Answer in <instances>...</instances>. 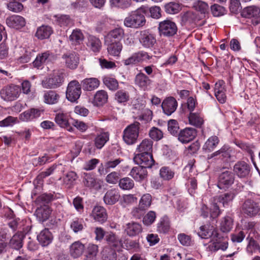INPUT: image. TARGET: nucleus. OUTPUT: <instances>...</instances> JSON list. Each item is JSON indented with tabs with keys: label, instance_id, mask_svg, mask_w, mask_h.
<instances>
[{
	"label": "nucleus",
	"instance_id": "f257e3e1",
	"mask_svg": "<svg viewBox=\"0 0 260 260\" xmlns=\"http://www.w3.org/2000/svg\"><path fill=\"white\" fill-rule=\"evenodd\" d=\"M146 14V7L142 6L140 8L133 11L125 18L124 24L128 27L138 28L143 26L146 22L145 15Z\"/></svg>",
	"mask_w": 260,
	"mask_h": 260
},
{
	"label": "nucleus",
	"instance_id": "f03ea898",
	"mask_svg": "<svg viewBox=\"0 0 260 260\" xmlns=\"http://www.w3.org/2000/svg\"><path fill=\"white\" fill-rule=\"evenodd\" d=\"M106 240L108 244L107 247H111L119 251L121 248L132 249L136 246V243L128 239L122 240L113 232L109 233L106 236Z\"/></svg>",
	"mask_w": 260,
	"mask_h": 260
},
{
	"label": "nucleus",
	"instance_id": "7ed1b4c3",
	"mask_svg": "<svg viewBox=\"0 0 260 260\" xmlns=\"http://www.w3.org/2000/svg\"><path fill=\"white\" fill-rule=\"evenodd\" d=\"M211 240L207 249L209 251L215 252L219 249L225 250L228 246L227 237L224 234H220L217 230L213 229L212 232Z\"/></svg>",
	"mask_w": 260,
	"mask_h": 260
},
{
	"label": "nucleus",
	"instance_id": "20e7f679",
	"mask_svg": "<svg viewBox=\"0 0 260 260\" xmlns=\"http://www.w3.org/2000/svg\"><path fill=\"white\" fill-rule=\"evenodd\" d=\"M63 82V74L57 72L45 77L41 81V85L44 88L55 89L61 86Z\"/></svg>",
	"mask_w": 260,
	"mask_h": 260
},
{
	"label": "nucleus",
	"instance_id": "39448f33",
	"mask_svg": "<svg viewBox=\"0 0 260 260\" xmlns=\"http://www.w3.org/2000/svg\"><path fill=\"white\" fill-rule=\"evenodd\" d=\"M140 123L135 122L126 127L123 132V140L128 145L136 143L139 136Z\"/></svg>",
	"mask_w": 260,
	"mask_h": 260
},
{
	"label": "nucleus",
	"instance_id": "423d86ee",
	"mask_svg": "<svg viewBox=\"0 0 260 260\" xmlns=\"http://www.w3.org/2000/svg\"><path fill=\"white\" fill-rule=\"evenodd\" d=\"M20 93V87L14 84L4 87L0 91L1 97L6 101H15L18 98Z\"/></svg>",
	"mask_w": 260,
	"mask_h": 260
},
{
	"label": "nucleus",
	"instance_id": "0eeeda50",
	"mask_svg": "<svg viewBox=\"0 0 260 260\" xmlns=\"http://www.w3.org/2000/svg\"><path fill=\"white\" fill-rule=\"evenodd\" d=\"M158 29L160 36L166 37L174 36L178 29L176 23L168 19L160 22Z\"/></svg>",
	"mask_w": 260,
	"mask_h": 260
},
{
	"label": "nucleus",
	"instance_id": "6e6552de",
	"mask_svg": "<svg viewBox=\"0 0 260 260\" xmlns=\"http://www.w3.org/2000/svg\"><path fill=\"white\" fill-rule=\"evenodd\" d=\"M81 94V85L77 80L71 81L68 85L66 91V98L71 102H76Z\"/></svg>",
	"mask_w": 260,
	"mask_h": 260
},
{
	"label": "nucleus",
	"instance_id": "1a4fd4ad",
	"mask_svg": "<svg viewBox=\"0 0 260 260\" xmlns=\"http://www.w3.org/2000/svg\"><path fill=\"white\" fill-rule=\"evenodd\" d=\"M235 174L229 170L222 171L218 176V187L220 189L228 188L231 186L235 181Z\"/></svg>",
	"mask_w": 260,
	"mask_h": 260
},
{
	"label": "nucleus",
	"instance_id": "9d476101",
	"mask_svg": "<svg viewBox=\"0 0 260 260\" xmlns=\"http://www.w3.org/2000/svg\"><path fill=\"white\" fill-rule=\"evenodd\" d=\"M260 207L258 204L250 199L245 200L241 208V212L250 217L255 216L258 213Z\"/></svg>",
	"mask_w": 260,
	"mask_h": 260
},
{
	"label": "nucleus",
	"instance_id": "9b49d317",
	"mask_svg": "<svg viewBox=\"0 0 260 260\" xmlns=\"http://www.w3.org/2000/svg\"><path fill=\"white\" fill-rule=\"evenodd\" d=\"M250 165L244 161H238L234 166V172L239 178H247L250 174Z\"/></svg>",
	"mask_w": 260,
	"mask_h": 260
},
{
	"label": "nucleus",
	"instance_id": "f8f14e48",
	"mask_svg": "<svg viewBox=\"0 0 260 260\" xmlns=\"http://www.w3.org/2000/svg\"><path fill=\"white\" fill-rule=\"evenodd\" d=\"M89 216L95 221L103 223L106 221L108 215L105 208L101 206H96L93 208Z\"/></svg>",
	"mask_w": 260,
	"mask_h": 260
},
{
	"label": "nucleus",
	"instance_id": "ddd939ff",
	"mask_svg": "<svg viewBox=\"0 0 260 260\" xmlns=\"http://www.w3.org/2000/svg\"><path fill=\"white\" fill-rule=\"evenodd\" d=\"M62 58L63 60L66 67L72 70L76 69L79 63V56L75 52H69L62 55Z\"/></svg>",
	"mask_w": 260,
	"mask_h": 260
},
{
	"label": "nucleus",
	"instance_id": "4468645a",
	"mask_svg": "<svg viewBox=\"0 0 260 260\" xmlns=\"http://www.w3.org/2000/svg\"><path fill=\"white\" fill-rule=\"evenodd\" d=\"M177 106V101L172 96L166 98L161 104L163 112L168 116L173 113L176 111Z\"/></svg>",
	"mask_w": 260,
	"mask_h": 260
},
{
	"label": "nucleus",
	"instance_id": "2eb2a0df",
	"mask_svg": "<svg viewBox=\"0 0 260 260\" xmlns=\"http://www.w3.org/2000/svg\"><path fill=\"white\" fill-rule=\"evenodd\" d=\"M54 58L53 53L49 51L39 54L33 62L34 66L38 69L41 68L43 64L51 62Z\"/></svg>",
	"mask_w": 260,
	"mask_h": 260
},
{
	"label": "nucleus",
	"instance_id": "dca6fc26",
	"mask_svg": "<svg viewBox=\"0 0 260 260\" xmlns=\"http://www.w3.org/2000/svg\"><path fill=\"white\" fill-rule=\"evenodd\" d=\"M137 154L134 158V160L138 165L144 164L146 165V141L143 140L141 143L138 146Z\"/></svg>",
	"mask_w": 260,
	"mask_h": 260
},
{
	"label": "nucleus",
	"instance_id": "f3484780",
	"mask_svg": "<svg viewBox=\"0 0 260 260\" xmlns=\"http://www.w3.org/2000/svg\"><path fill=\"white\" fill-rule=\"evenodd\" d=\"M196 135V130L194 128H186L179 132L178 139L182 143H187L193 140Z\"/></svg>",
	"mask_w": 260,
	"mask_h": 260
},
{
	"label": "nucleus",
	"instance_id": "a211bd4d",
	"mask_svg": "<svg viewBox=\"0 0 260 260\" xmlns=\"http://www.w3.org/2000/svg\"><path fill=\"white\" fill-rule=\"evenodd\" d=\"M146 207V197L143 195L141 198L138 208H135L132 211V214L137 218H141L143 217V221L145 223V213Z\"/></svg>",
	"mask_w": 260,
	"mask_h": 260
},
{
	"label": "nucleus",
	"instance_id": "6ab92c4d",
	"mask_svg": "<svg viewBox=\"0 0 260 260\" xmlns=\"http://www.w3.org/2000/svg\"><path fill=\"white\" fill-rule=\"evenodd\" d=\"M232 149L228 146L224 145L219 150L216 151L211 155H208L207 159H210L215 156L220 155V157L224 161H228L232 157Z\"/></svg>",
	"mask_w": 260,
	"mask_h": 260
},
{
	"label": "nucleus",
	"instance_id": "aec40b11",
	"mask_svg": "<svg viewBox=\"0 0 260 260\" xmlns=\"http://www.w3.org/2000/svg\"><path fill=\"white\" fill-rule=\"evenodd\" d=\"M42 109L31 108L20 115V119L23 121H28L39 117L43 113Z\"/></svg>",
	"mask_w": 260,
	"mask_h": 260
},
{
	"label": "nucleus",
	"instance_id": "412c9836",
	"mask_svg": "<svg viewBox=\"0 0 260 260\" xmlns=\"http://www.w3.org/2000/svg\"><path fill=\"white\" fill-rule=\"evenodd\" d=\"M138 165V167H134L132 169L130 175L136 181H142L146 176V165L143 164Z\"/></svg>",
	"mask_w": 260,
	"mask_h": 260
},
{
	"label": "nucleus",
	"instance_id": "4be33fe9",
	"mask_svg": "<svg viewBox=\"0 0 260 260\" xmlns=\"http://www.w3.org/2000/svg\"><path fill=\"white\" fill-rule=\"evenodd\" d=\"M120 195L117 188H112L108 190L104 197V201L107 205H114L117 202Z\"/></svg>",
	"mask_w": 260,
	"mask_h": 260
},
{
	"label": "nucleus",
	"instance_id": "5701e85b",
	"mask_svg": "<svg viewBox=\"0 0 260 260\" xmlns=\"http://www.w3.org/2000/svg\"><path fill=\"white\" fill-rule=\"evenodd\" d=\"M7 24L11 27L19 29L24 26L26 23L25 19L21 16L13 15L6 19Z\"/></svg>",
	"mask_w": 260,
	"mask_h": 260
},
{
	"label": "nucleus",
	"instance_id": "b1692460",
	"mask_svg": "<svg viewBox=\"0 0 260 260\" xmlns=\"http://www.w3.org/2000/svg\"><path fill=\"white\" fill-rule=\"evenodd\" d=\"M60 171L63 173L64 171V167L61 164H53L51 167L42 172L37 176V179L39 180H43L46 177L53 174L55 171Z\"/></svg>",
	"mask_w": 260,
	"mask_h": 260
},
{
	"label": "nucleus",
	"instance_id": "393cba45",
	"mask_svg": "<svg viewBox=\"0 0 260 260\" xmlns=\"http://www.w3.org/2000/svg\"><path fill=\"white\" fill-rule=\"evenodd\" d=\"M86 45L90 51L96 53L101 49L102 42L98 38L90 35L87 37Z\"/></svg>",
	"mask_w": 260,
	"mask_h": 260
},
{
	"label": "nucleus",
	"instance_id": "a878e982",
	"mask_svg": "<svg viewBox=\"0 0 260 260\" xmlns=\"http://www.w3.org/2000/svg\"><path fill=\"white\" fill-rule=\"evenodd\" d=\"M85 246L81 242L78 241L74 242L70 247V253L74 258L80 257L85 250Z\"/></svg>",
	"mask_w": 260,
	"mask_h": 260
},
{
	"label": "nucleus",
	"instance_id": "bb28decb",
	"mask_svg": "<svg viewBox=\"0 0 260 260\" xmlns=\"http://www.w3.org/2000/svg\"><path fill=\"white\" fill-rule=\"evenodd\" d=\"M37 239L43 246H46L51 243L53 236L48 229H45L37 236Z\"/></svg>",
	"mask_w": 260,
	"mask_h": 260
},
{
	"label": "nucleus",
	"instance_id": "cd10ccee",
	"mask_svg": "<svg viewBox=\"0 0 260 260\" xmlns=\"http://www.w3.org/2000/svg\"><path fill=\"white\" fill-rule=\"evenodd\" d=\"M124 32L122 28H116L109 32L106 38V42L119 41L124 36Z\"/></svg>",
	"mask_w": 260,
	"mask_h": 260
},
{
	"label": "nucleus",
	"instance_id": "c85d7f7f",
	"mask_svg": "<svg viewBox=\"0 0 260 260\" xmlns=\"http://www.w3.org/2000/svg\"><path fill=\"white\" fill-rule=\"evenodd\" d=\"M180 17L182 23L185 25L196 23L199 20L196 14L191 11L181 13Z\"/></svg>",
	"mask_w": 260,
	"mask_h": 260
},
{
	"label": "nucleus",
	"instance_id": "c756f323",
	"mask_svg": "<svg viewBox=\"0 0 260 260\" xmlns=\"http://www.w3.org/2000/svg\"><path fill=\"white\" fill-rule=\"evenodd\" d=\"M107 43L109 54L113 56H118L122 49V44L119 41L109 42Z\"/></svg>",
	"mask_w": 260,
	"mask_h": 260
},
{
	"label": "nucleus",
	"instance_id": "7c9ffc66",
	"mask_svg": "<svg viewBox=\"0 0 260 260\" xmlns=\"http://www.w3.org/2000/svg\"><path fill=\"white\" fill-rule=\"evenodd\" d=\"M59 98V95L54 90L46 91L43 95L44 102L49 105H53L57 103Z\"/></svg>",
	"mask_w": 260,
	"mask_h": 260
},
{
	"label": "nucleus",
	"instance_id": "2f4dec72",
	"mask_svg": "<svg viewBox=\"0 0 260 260\" xmlns=\"http://www.w3.org/2000/svg\"><path fill=\"white\" fill-rule=\"evenodd\" d=\"M108 99V95L104 90H98L96 92L93 101L94 105L97 106H101L106 104Z\"/></svg>",
	"mask_w": 260,
	"mask_h": 260
},
{
	"label": "nucleus",
	"instance_id": "473e14b6",
	"mask_svg": "<svg viewBox=\"0 0 260 260\" xmlns=\"http://www.w3.org/2000/svg\"><path fill=\"white\" fill-rule=\"evenodd\" d=\"M82 83L84 90L92 91L99 86L100 82L97 78H91L83 80Z\"/></svg>",
	"mask_w": 260,
	"mask_h": 260
},
{
	"label": "nucleus",
	"instance_id": "72a5a7b5",
	"mask_svg": "<svg viewBox=\"0 0 260 260\" xmlns=\"http://www.w3.org/2000/svg\"><path fill=\"white\" fill-rule=\"evenodd\" d=\"M219 142V140L217 136H211L205 143L203 150L206 152H211L216 147Z\"/></svg>",
	"mask_w": 260,
	"mask_h": 260
},
{
	"label": "nucleus",
	"instance_id": "f704fd0d",
	"mask_svg": "<svg viewBox=\"0 0 260 260\" xmlns=\"http://www.w3.org/2000/svg\"><path fill=\"white\" fill-rule=\"evenodd\" d=\"M141 231V225L136 222L127 223L125 229V232L126 234L131 237L135 236L139 234Z\"/></svg>",
	"mask_w": 260,
	"mask_h": 260
},
{
	"label": "nucleus",
	"instance_id": "c9c22d12",
	"mask_svg": "<svg viewBox=\"0 0 260 260\" xmlns=\"http://www.w3.org/2000/svg\"><path fill=\"white\" fill-rule=\"evenodd\" d=\"M236 196L235 191H230L214 198V201L222 203L224 206L229 202H232Z\"/></svg>",
	"mask_w": 260,
	"mask_h": 260
},
{
	"label": "nucleus",
	"instance_id": "e433bc0d",
	"mask_svg": "<svg viewBox=\"0 0 260 260\" xmlns=\"http://www.w3.org/2000/svg\"><path fill=\"white\" fill-rule=\"evenodd\" d=\"M109 140L108 132H102L98 134L94 140V145L98 149H101Z\"/></svg>",
	"mask_w": 260,
	"mask_h": 260
},
{
	"label": "nucleus",
	"instance_id": "4c0bfd02",
	"mask_svg": "<svg viewBox=\"0 0 260 260\" xmlns=\"http://www.w3.org/2000/svg\"><path fill=\"white\" fill-rule=\"evenodd\" d=\"M51 213V210L48 207L38 208L35 212L37 219L40 222L47 220Z\"/></svg>",
	"mask_w": 260,
	"mask_h": 260
},
{
	"label": "nucleus",
	"instance_id": "58836bf2",
	"mask_svg": "<svg viewBox=\"0 0 260 260\" xmlns=\"http://www.w3.org/2000/svg\"><path fill=\"white\" fill-rule=\"evenodd\" d=\"M52 32L53 30L50 26L42 25L37 29L36 36L39 39H45L48 38Z\"/></svg>",
	"mask_w": 260,
	"mask_h": 260
},
{
	"label": "nucleus",
	"instance_id": "ea45409f",
	"mask_svg": "<svg viewBox=\"0 0 260 260\" xmlns=\"http://www.w3.org/2000/svg\"><path fill=\"white\" fill-rule=\"evenodd\" d=\"M23 235L21 233L15 234L10 241V245L12 248L18 250L22 247Z\"/></svg>",
	"mask_w": 260,
	"mask_h": 260
},
{
	"label": "nucleus",
	"instance_id": "a19ab883",
	"mask_svg": "<svg viewBox=\"0 0 260 260\" xmlns=\"http://www.w3.org/2000/svg\"><path fill=\"white\" fill-rule=\"evenodd\" d=\"M84 38V35L79 29L73 30L72 34L69 37L70 41L75 45L80 44L83 41Z\"/></svg>",
	"mask_w": 260,
	"mask_h": 260
},
{
	"label": "nucleus",
	"instance_id": "79ce46f5",
	"mask_svg": "<svg viewBox=\"0 0 260 260\" xmlns=\"http://www.w3.org/2000/svg\"><path fill=\"white\" fill-rule=\"evenodd\" d=\"M116 250L109 247H105L102 251V258L104 260H116Z\"/></svg>",
	"mask_w": 260,
	"mask_h": 260
},
{
	"label": "nucleus",
	"instance_id": "37998d69",
	"mask_svg": "<svg viewBox=\"0 0 260 260\" xmlns=\"http://www.w3.org/2000/svg\"><path fill=\"white\" fill-rule=\"evenodd\" d=\"M98 252V247L93 244H89L86 248V257L84 260H96L95 256Z\"/></svg>",
	"mask_w": 260,
	"mask_h": 260
},
{
	"label": "nucleus",
	"instance_id": "c03bdc74",
	"mask_svg": "<svg viewBox=\"0 0 260 260\" xmlns=\"http://www.w3.org/2000/svg\"><path fill=\"white\" fill-rule=\"evenodd\" d=\"M259 9L255 6H250L245 8L242 15L246 18L256 17L259 14Z\"/></svg>",
	"mask_w": 260,
	"mask_h": 260
},
{
	"label": "nucleus",
	"instance_id": "a18cd8bd",
	"mask_svg": "<svg viewBox=\"0 0 260 260\" xmlns=\"http://www.w3.org/2000/svg\"><path fill=\"white\" fill-rule=\"evenodd\" d=\"M129 99V95L127 91L119 90L115 94V100L120 104H125Z\"/></svg>",
	"mask_w": 260,
	"mask_h": 260
},
{
	"label": "nucleus",
	"instance_id": "49530a36",
	"mask_svg": "<svg viewBox=\"0 0 260 260\" xmlns=\"http://www.w3.org/2000/svg\"><path fill=\"white\" fill-rule=\"evenodd\" d=\"M84 221L82 219L76 218L70 224V228L75 233L81 232L84 229Z\"/></svg>",
	"mask_w": 260,
	"mask_h": 260
},
{
	"label": "nucleus",
	"instance_id": "de8ad7c7",
	"mask_svg": "<svg viewBox=\"0 0 260 260\" xmlns=\"http://www.w3.org/2000/svg\"><path fill=\"white\" fill-rule=\"evenodd\" d=\"M233 221L231 217L227 216L225 217L220 223V231L224 233L229 232L232 228Z\"/></svg>",
	"mask_w": 260,
	"mask_h": 260
},
{
	"label": "nucleus",
	"instance_id": "09e8293b",
	"mask_svg": "<svg viewBox=\"0 0 260 260\" xmlns=\"http://www.w3.org/2000/svg\"><path fill=\"white\" fill-rule=\"evenodd\" d=\"M82 182L85 187L91 188L95 186L96 180L91 174L85 173L83 174Z\"/></svg>",
	"mask_w": 260,
	"mask_h": 260
},
{
	"label": "nucleus",
	"instance_id": "8fccbe9b",
	"mask_svg": "<svg viewBox=\"0 0 260 260\" xmlns=\"http://www.w3.org/2000/svg\"><path fill=\"white\" fill-rule=\"evenodd\" d=\"M174 172L168 167H163L159 171V175L165 180H170L174 176Z\"/></svg>",
	"mask_w": 260,
	"mask_h": 260
},
{
	"label": "nucleus",
	"instance_id": "3c124183",
	"mask_svg": "<svg viewBox=\"0 0 260 260\" xmlns=\"http://www.w3.org/2000/svg\"><path fill=\"white\" fill-rule=\"evenodd\" d=\"M119 186L122 189L129 190L134 187V182L128 177H124L119 180Z\"/></svg>",
	"mask_w": 260,
	"mask_h": 260
},
{
	"label": "nucleus",
	"instance_id": "603ef678",
	"mask_svg": "<svg viewBox=\"0 0 260 260\" xmlns=\"http://www.w3.org/2000/svg\"><path fill=\"white\" fill-rule=\"evenodd\" d=\"M78 178V175L74 171H71L68 172L63 178V182L65 184L71 187L73 186L75 181Z\"/></svg>",
	"mask_w": 260,
	"mask_h": 260
},
{
	"label": "nucleus",
	"instance_id": "864d4df0",
	"mask_svg": "<svg viewBox=\"0 0 260 260\" xmlns=\"http://www.w3.org/2000/svg\"><path fill=\"white\" fill-rule=\"evenodd\" d=\"M170 229L169 220L167 217H162L157 224V231L160 233H166Z\"/></svg>",
	"mask_w": 260,
	"mask_h": 260
},
{
	"label": "nucleus",
	"instance_id": "5fc2aeb1",
	"mask_svg": "<svg viewBox=\"0 0 260 260\" xmlns=\"http://www.w3.org/2000/svg\"><path fill=\"white\" fill-rule=\"evenodd\" d=\"M55 120L61 127H67L69 125L68 116L66 114L63 113L56 114Z\"/></svg>",
	"mask_w": 260,
	"mask_h": 260
},
{
	"label": "nucleus",
	"instance_id": "6e6d98bb",
	"mask_svg": "<svg viewBox=\"0 0 260 260\" xmlns=\"http://www.w3.org/2000/svg\"><path fill=\"white\" fill-rule=\"evenodd\" d=\"M56 23L60 26H67L72 24V21L68 15H55Z\"/></svg>",
	"mask_w": 260,
	"mask_h": 260
},
{
	"label": "nucleus",
	"instance_id": "4d7b16f0",
	"mask_svg": "<svg viewBox=\"0 0 260 260\" xmlns=\"http://www.w3.org/2000/svg\"><path fill=\"white\" fill-rule=\"evenodd\" d=\"M165 9L166 13L170 14H174L180 11L181 7L178 3L171 2L165 5Z\"/></svg>",
	"mask_w": 260,
	"mask_h": 260
},
{
	"label": "nucleus",
	"instance_id": "13d9d810",
	"mask_svg": "<svg viewBox=\"0 0 260 260\" xmlns=\"http://www.w3.org/2000/svg\"><path fill=\"white\" fill-rule=\"evenodd\" d=\"M189 123L197 127H200L203 123V120L200 116L195 113H190L188 117Z\"/></svg>",
	"mask_w": 260,
	"mask_h": 260
},
{
	"label": "nucleus",
	"instance_id": "bf43d9fd",
	"mask_svg": "<svg viewBox=\"0 0 260 260\" xmlns=\"http://www.w3.org/2000/svg\"><path fill=\"white\" fill-rule=\"evenodd\" d=\"M103 82L110 90H115L118 87V82L115 78L105 77L103 79Z\"/></svg>",
	"mask_w": 260,
	"mask_h": 260
},
{
	"label": "nucleus",
	"instance_id": "052dcab7",
	"mask_svg": "<svg viewBox=\"0 0 260 260\" xmlns=\"http://www.w3.org/2000/svg\"><path fill=\"white\" fill-rule=\"evenodd\" d=\"M193 7L195 9L201 12V14H208L209 12V6L207 3L202 1H198L193 4Z\"/></svg>",
	"mask_w": 260,
	"mask_h": 260
},
{
	"label": "nucleus",
	"instance_id": "680f3d73",
	"mask_svg": "<svg viewBox=\"0 0 260 260\" xmlns=\"http://www.w3.org/2000/svg\"><path fill=\"white\" fill-rule=\"evenodd\" d=\"M169 132L173 136H178L179 127L176 120L171 119L168 122Z\"/></svg>",
	"mask_w": 260,
	"mask_h": 260
},
{
	"label": "nucleus",
	"instance_id": "e2e57ef3",
	"mask_svg": "<svg viewBox=\"0 0 260 260\" xmlns=\"http://www.w3.org/2000/svg\"><path fill=\"white\" fill-rule=\"evenodd\" d=\"M135 83L140 88L145 90L146 88V76L143 73L138 74L135 78Z\"/></svg>",
	"mask_w": 260,
	"mask_h": 260
},
{
	"label": "nucleus",
	"instance_id": "0e129e2a",
	"mask_svg": "<svg viewBox=\"0 0 260 260\" xmlns=\"http://www.w3.org/2000/svg\"><path fill=\"white\" fill-rule=\"evenodd\" d=\"M211 11L215 17H219L225 13V8L218 4H214L211 6Z\"/></svg>",
	"mask_w": 260,
	"mask_h": 260
},
{
	"label": "nucleus",
	"instance_id": "69168bd1",
	"mask_svg": "<svg viewBox=\"0 0 260 260\" xmlns=\"http://www.w3.org/2000/svg\"><path fill=\"white\" fill-rule=\"evenodd\" d=\"M8 8L14 12H19L23 8V5L17 1L10 0V2L7 5Z\"/></svg>",
	"mask_w": 260,
	"mask_h": 260
},
{
	"label": "nucleus",
	"instance_id": "338daca9",
	"mask_svg": "<svg viewBox=\"0 0 260 260\" xmlns=\"http://www.w3.org/2000/svg\"><path fill=\"white\" fill-rule=\"evenodd\" d=\"M218 203V202L215 201L214 200L210 207V217L213 219L216 218L221 213V210L217 205Z\"/></svg>",
	"mask_w": 260,
	"mask_h": 260
},
{
	"label": "nucleus",
	"instance_id": "774afa93",
	"mask_svg": "<svg viewBox=\"0 0 260 260\" xmlns=\"http://www.w3.org/2000/svg\"><path fill=\"white\" fill-rule=\"evenodd\" d=\"M149 135L150 137L155 140L158 141L163 137L162 132L158 128L153 127L149 131Z\"/></svg>",
	"mask_w": 260,
	"mask_h": 260
}]
</instances>
